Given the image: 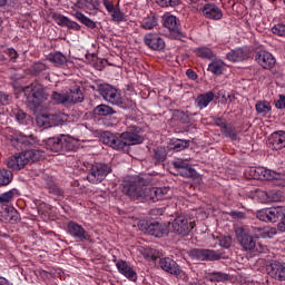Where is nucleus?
Instances as JSON below:
<instances>
[{
    "label": "nucleus",
    "instance_id": "obj_37",
    "mask_svg": "<svg viewBox=\"0 0 285 285\" xmlns=\"http://www.w3.org/2000/svg\"><path fill=\"white\" fill-rule=\"evenodd\" d=\"M12 181V171L8 169L0 170V186H8Z\"/></svg>",
    "mask_w": 285,
    "mask_h": 285
},
{
    "label": "nucleus",
    "instance_id": "obj_10",
    "mask_svg": "<svg viewBox=\"0 0 285 285\" xmlns=\"http://www.w3.org/2000/svg\"><path fill=\"white\" fill-rule=\"evenodd\" d=\"M97 91L102 96L105 101H108L114 106H121V104H124L121 92L108 83L97 85Z\"/></svg>",
    "mask_w": 285,
    "mask_h": 285
},
{
    "label": "nucleus",
    "instance_id": "obj_43",
    "mask_svg": "<svg viewBox=\"0 0 285 285\" xmlns=\"http://www.w3.org/2000/svg\"><path fill=\"white\" fill-rule=\"evenodd\" d=\"M216 239L222 248H230L233 246V237L230 236H217Z\"/></svg>",
    "mask_w": 285,
    "mask_h": 285
},
{
    "label": "nucleus",
    "instance_id": "obj_42",
    "mask_svg": "<svg viewBox=\"0 0 285 285\" xmlns=\"http://www.w3.org/2000/svg\"><path fill=\"white\" fill-rule=\"evenodd\" d=\"M52 19H53V21H56V23L58 26H61V28H66L70 18H68L61 13L55 12V13H52Z\"/></svg>",
    "mask_w": 285,
    "mask_h": 285
},
{
    "label": "nucleus",
    "instance_id": "obj_19",
    "mask_svg": "<svg viewBox=\"0 0 285 285\" xmlns=\"http://www.w3.org/2000/svg\"><path fill=\"white\" fill-rule=\"evenodd\" d=\"M256 61L264 70H272L275 67V57L268 51H258L256 53Z\"/></svg>",
    "mask_w": 285,
    "mask_h": 285
},
{
    "label": "nucleus",
    "instance_id": "obj_49",
    "mask_svg": "<svg viewBox=\"0 0 285 285\" xmlns=\"http://www.w3.org/2000/svg\"><path fill=\"white\" fill-rule=\"evenodd\" d=\"M12 115H14L17 121H19L20 124H23V119H26V117H28V114H26L21 109H13Z\"/></svg>",
    "mask_w": 285,
    "mask_h": 285
},
{
    "label": "nucleus",
    "instance_id": "obj_27",
    "mask_svg": "<svg viewBox=\"0 0 285 285\" xmlns=\"http://www.w3.org/2000/svg\"><path fill=\"white\" fill-rule=\"evenodd\" d=\"M220 132L222 135H224V137H227L232 141H237V139H239V137L237 136V129L233 124H227Z\"/></svg>",
    "mask_w": 285,
    "mask_h": 285
},
{
    "label": "nucleus",
    "instance_id": "obj_50",
    "mask_svg": "<svg viewBox=\"0 0 285 285\" xmlns=\"http://www.w3.org/2000/svg\"><path fill=\"white\" fill-rule=\"evenodd\" d=\"M173 166L176 170V173H179L180 170H184V168H188V165L187 163H184L183 160H176V161H173Z\"/></svg>",
    "mask_w": 285,
    "mask_h": 285
},
{
    "label": "nucleus",
    "instance_id": "obj_62",
    "mask_svg": "<svg viewBox=\"0 0 285 285\" xmlns=\"http://www.w3.org/2000/svg\"><path fill=\"white\" fill-rule=\"evenodd\" d=\"M230 215L234 219H244V213L243 212H232Z\"/></svg>",
    "mask_w": 285,
    "mask_h": 285
},
{
    "label": "nucleus",
    "instance_id": "obj_21",
    "mask_svg": "<svg viewBox=\"0 0 285 285\" xmlns=\"http://www.w3.org/2000/svg\"><path fill=\"white\" fill-rule=\"evenodd\" d=\"M144 41L150 50H164L166 42L157 33H148L145 36Z\"/></svg>",
    "mask_w": 285,
    "mask_h": 285
},
{
    "label": "nucleus",
    "instance_id": "obj_55",
    "mask_svg": "<svg viewBox=\"0 0 285 285\" xmlns=\"http://www.w3.org/2000/svg\"><path fill=\"white\" fill-rule=\"evenodd\" d=\"M104 6H105L106 10H108V12H109L110 14H111L112 11L117 8V7H115V4H114L111 1H109V0H105V1H104Z\"/></svg>",
    "mask_w": 285,
    "mask_h": 285
},
{
    "label": "nucleus",
    "instance_id": "obj_47",
    "mask_svg": "<svg viewBox=\"0 0 285 285\" xmlns=\"http://www.w3.org/2000/svg\"><path fill=\"white\" fill-rule=\"evenodd\" d=\"M273 35H277V37H285V24L278 23L272 28Z\"/></svg>",
    "mask_w": 285,
    "mask_h": 285
},
{
    "label": "nucleus",
    "instance_id": "obj_52",
    "mask_svg": "<svg viewBox=\"0 0 285 285\" xmlns=\"http://www.w3.org/2000/svg\"><path fill=\"white\" fill-rule=\"evenodd\" d=\"M114 21H121L124 19V16L121 14V11L116 7L115 10L110 13Z\"/></svg>",
    "mask_w": 285,
    "mask_h": 285
},
{
    "label": "nucleus",
    "instance_id": "obj_36",
    "mask_svg": "<svg viewBox=\"0 0 285 285\" xmlns=\"http://www.w3.org/2000/svg\"><path fill=\"white\" fill-rule=\"evenodd\" d=\"M46 70H48V67L43 62H36L31 67V75H35L36 77H39L41 75H46Z\"/></svg>",
    "mask_w": 285,
    "mask_h": 285
},
{
    "label": "nucleus",
    "instance_id": "obj_24",
    "mask_svg": "<svg viewBox=\"0 0 285 285\" xmlns=\"http://www.w3.org/2000/svg\"><path fill=\"white\" fill-rule=\"evenodd\" d=\"M116 266L119 273L125 275L127 279H130L131 282H137V273L135 272V269H132V267L129 266L128 263H126V261L118 262Z\"/></svg>",
    "mask_w": 285,
    "mask_h": 285
},
{
    "label": "nucleus",
    "instance_id": "obj_59",
    "mask_svg": "<svg viewBox=\"0 0 285 285\" xmlns=\"http://www.w3.org/2000/svg\"><path fill=\"white\" fill-rule=\"evenodd\" d=\"M8 57H10L11 61H14L19 55L17 53V50L14 49H8L7 50Z\"/></svg>",
    "mask_w": 285,
    "mask_h": 285
},
{
    "label": "nucleus",
    "instance_id": "obj_60",
    "mask_svg": "<svg viewBox=\"0 0 285 285\" xmlns=\"http://www.w3.org/2000/svg\"><path fill=\"white\" fill-rule=\"evenodd\" d=\"M186 75L188 79H191L193 81L197 79V72H195L193 69H187Z\"/></svg>",
    "mask_w": 285,
    "mask_h": 285
},
{
    "label": "nucleus",
    "instance_id": "obj_11",
    "mask_svg": "<svg viewBox=\"0 0 285 285\" xmlns=\"http://www.w3.org/2000/svg\"><path fill=\"white\" fill-rule=\"evenodd\" d=\"M235 237L236 242L242 246L243 250L250 252L255 250V246H257V242L255 237L250 235V232L244 227L235 228Z\"/></svg>",
    "mask_w": 285,
    "mask_h": 285
},
{
    "label": "nucleus",
    "instance_id": "obj_5",
    "mask_svg": "<svg viewBox=\"0 0 285 285\" xmlns=\"http://www.w3.org/2000/svg\"><path fill=\"white\" fill-rule=\"evenodd\" d=\"M22 92L27 97L29 108H40L45 101H48V94H46L42 85L31 83L22 88Z\"/></svg>",
    "mask_w": 285,
    "mask_h": 285
},
{
    "label": "nucleus",
    "instance_id": "obj_53",
    "mask_svg": "<svg viewBox=\"0 0 285 285\" xmlns=\"http://www.w3.org/2000/svg\"><path fill=\"white\" fill-rule=\"evenodd\" d=\"M178 119L183 122V124H188V121H190V117L188 116V114L184 112V111H178Z\"/></svg>",
    "mask_w": 285,
    "mask_h": 285
},
{
    "label": "nucleus",
    "instance_id": "obj_12",
    "mask_svg": "<svg viewBox=\"0 0 285 285\" xmlns=\"http://www.w3.org/2000/svg\"><path fill=\"white\" fill-rule=\"evenodd\" d=\"M139 228L145 235H151L153 237H166L168 235V227L166 224L159 222H146L139 224Z\"/></svg>",
    "mask_w": 285,
    "mask_h": 285
},
{
    "label": "nucleus",
    "instance_id": "obj_46",
    "mask_svg": "<svg viewBox=\"0 0 285 285\" xmlns=\"http://www.w3.org/2000/svg\"><path fill=\"white\" fill-rule=\"evenodd\" d=\"M51 99L56 101V104H68V96L61 95L59 92L53 91L51 95Z\"/></svg>",
    "mask_w": 285,
    "mask_h": 285
},
{
    "label": "nucleus",
    "instance_id": "obj_3",
    "mask_svg": "<svg viewBox=\"0 0 285 285\" xmlns=\"http://www.w3.org/2000/svg\"><path fill=\"white\" fill-rule=\"evenodd\" d=\"M43 157V151L39 149H30L24 150L19 154H16L8 158L7 166L11 170H21V168H26L27 164H35V161H39Z\"/></svg>",
    "mask_w": 285,
    "mask_h": 285
},
{
    "label": "nucleus",
    "instance_id": "obj_2",
    "mask_svg": "<svg viewBox=\"0 0 285 285\" xmlns=\"http://www.w3.org/2000/svg\"><path fill=\"white\" fill-rule=\"evenodd\" d=\"M100 141L106 146H110L114 150L130 153V146L144 144V137L138 131H125L119 136H115L110 131H105L100 135Z\"/></svg>",
    "mask_w": 285,
    "mask_h": 285
},
{
    "label": "nucleus",
    "instance_id": "obj_25",
    "mask_svg": "<svg viewBox=\"0 0 285 285\" xmlns=\"http://www.w3.org/2000/svg\"><path fill=\"white\" fill-rule=\"evenodd\" d=\"M83 99V92L78 86L71 88L67 94V104H81Z\"/></svg>",
    "mask_w": 285,
    "mask_h": 285
},
{
    "label": "nucleus",
    "instance_id": "obj_13",
    "mask_svg": "<svg viewBox=\"0 0 285 285\" xmlns=\"http://www.w3.org/2000/svg\"><path fill=\"white\" fill-rule=\"evenodd\" d=\"M39 128H52V126H63V116L60 114H42L36 117Z\"/></svg>",
    "mask_w": 285,
    "mask_h": 285
},
{
    "label": "nucleus",
    "instance_id": "obj_22",
    "mask_svg": "<svg viewBox=\"0 0 285 285\" xmlns=\"http://www.w3.org/2000/svg\"><path fill=\"white\" fill-rule=\"evenodd\" d=\"M269 148L272 150H282L285 148V131H275L268 138Z\"/></svg>",
    "mask_w": 285,
    "mask_h": 285
},
{
    "label": "nucleus",
    "instance_id": "obj_35",
    "mask_svg": "<svg viewBox=\"0 0 285 285\" xmlns=\"http://www.w3.org/2000/svg\"><path fill=\"white\" fill-rule=\"evenodd\" d=\"M17 144H20V146H32L36 140L35 137H32V135L26 136L23 134H20L17 138H16Z\"/></svg>",
    "mask_w": 285,
    "mask_h": 285
},
{
    "label": "nucleus",
    "instance_id": "obj_1",
    "mask_svg": "<svg viewBox=\"0 0 285 285\" xmlns=\"http://www.w3.org/2000/svg\"><path fill=\"white\" fill-rule=\"evenodd\" d=\"M122 193L136 202H159L168 194L166 187H148L144 184V179H138L126 185Z\"/></svg>",
    "mask_w": 285,
    "mask_h": 285
},
{
    "label": "nucleus",
    "instance_id": "obj_56",
    "mask_svg": "<svg viewBox=\"0 0 285 285\" xmlns=\"http://www.w3.org/2000/svg\"><path fill=\"white\" fill-rule=\"evenodd\" d=\"M215 124L220 128V131L224 130V128L228 125V122H226V120H224L223 118H217L215 120Z\"/></svg>",
    "mask_w": 285,
    "mask_h": 285
},
{
    "label": "nucleus",
    "instance_id": "obj_61",
    "mask_svg": "<svg viewBox=\"0 0 285 285\" xmlns=\"http://www.w3.org/2000/svg\"><path fill=\"white\" fill-rule=\"evenodd\" d=\"M86 6H88V0H77L75 3V7L80 9L86 8Z\"/></svg>",
    "mask_w": 285,
    "mask_h": 285
},
{
    "label": "nucleus",
    "instance_id": "obj_7",
    "mask_svg": "<svg viewBox=\"0 0 285 285\" xmlns=\"http://www.w3.org/2000/svg\"><path fill=\"white\" fill-rule=\"evenodd\" d=\"M110 173H112V168L108 164L96 163L91 165L87 174V181L90 184H101Z\"/></svg>",
    "mask_w": 285,
    "mask_h": 285
},
{
    "label": "nucleus",
    "instance_id": "obj_48",
    "mask_svg": "<svg viewBox=\"0 0 285 285\" xmlns=\"http://www.w3.org/2000/svg\"><path fill=\"white\" fill-rule=\"evenodd\" d=\"M12 197H14V191L12 190L0 195V204H10V202H12Z\"/></svg>",
    "mask_w": 285,
    "mask_h": 285
},
{
    "label": "nucleus",
    "instance_id": "obj_38",
    "mask_svg": "<svg viewBox=\"0 0 285 285\" xmlns=\"http://www.w3.org/2000/svg\"><path fill=\"white\" fill-rule=\"evenodd\" d=\"M177 175H180V177H187L189 179H197V171L190 166L180 169L177 171Z\"/></svg>",
    "mask_w": 285,
    "mask_h": 285
},
{
    "label": "nucleus",
    "instance_id": "obj_64",
    "mask_svg": "<svg viewBox=\"0 0 285 285\" xmlns=\"http://www.w3.org/2000/svg\"><path fill=\"white\" fill-rule=\"evenodd\" d=\"M218 97H223V99L226 100V91H223V90L218 91Z\"/></svg>",
    "mask_w": 285,
    "mask_h": 285
},
{
    "label": "nucleus",
    "instance_id": "obj_51",
    "mask_svg": "<svg viewBox=\"0 0 285 285\" xmlns=\"http://www.w3.org/2000/svg\"><path fill=\"white\" fill-rule=\"evenodd\" d=\"M65 28H68V30H75L76 32H79V30H81V26H79V23L70 19L67 21V24Z\"/></svg>",
    "mask_w": 285,
    "mask_h": 285
},
{
    "label": "nucleus",
    "instance_id": "obj_17",
    "mask_svg": "<svg viewBox=\"0 0 285 285\" xmlns=\"http://www.w3.org/2000/svg\"><path fill=\"white\" fill-rule=\"evenodd\" d=\"M67 230L71 237L78 239L79 242L90 240V234L83 229V227L75 222H69L67 225Z\"/></svg>",
    "mask_w": 285,
    "mask_h": 285
},
{
    "label": "nucleus",
    "instance_id": "obj_9",
    "mask_svg": "<svg viewBox=\"0 0 285 285\" xmlns=\"http://www.w3.org/2000/svg\"><path fill=\"white\" fill-rule=\"evenodd\" d=\"M173 233L179 237H188L190 230L195 228V223L190 222L185 215H178L171 222Z\"/></svg>",
    "mask_w": 285,
    "mask_h": 285
},
{
    "label": "nucleus",
    "instance_id": "obj_16",
    "mask_svg": "<svg viewBox=\"0 0 285 285\" xmlns=\"http://www.w3.org/2000/svg\"><path fill=\"white\" fill-rule=\"evenodd\" d=\"M266 273L269 275V277H273V279L285 282V266L277 261H272L266 265Z\"/></svg>",
    "mask_w": 285,
    "mask_h": 285
},
{
    "label": "nucleus",
    "instance_id": "obj_44",
    "mask_svg": "<svg viewBox=\"0 0 285 285\" xmlns=\"http://www.w3.org/2000/svg\"><path fill=\"white\" fill-rule=\"evenodd\" d=\"M188 146H190V140H177L174 142L173 150H175V153H179L181 150H186Z\"/></svg>",
    "mask_w": 285,
    "mask_h": 285
},
{
    "label": "nucleus",
    "instance_id": "obj_39",
    "mask_svg": "<svg viewBox=\"0 0 285 285\" xmlns=\"http://www.w3.org/2000/svg\"><path fill=\"white\" fill-rule=\"evenodd\" d=\"M166 157H168V154L166 153V148L157 147L155 149L154 160L156 164H160V161H164Z\"/></svg>",
    "mask_w": 285,
    "mask_h": 285
},
{
    "label": "nucleus",
    "instance_id": "obj_15",
    "mask_svg": "<svg viewBox=\"0 0 285 285\" xmlns=\"http://www.w3.org/2000/svg\"><path fill=\"white\" fill-rule=\"evenodd\" d=\"M20 220L21 216L14 207L8 205L0 206V222H3L4 224H18Z\"/></svg>",
    "mask_w": 285,
    "mask_h": 285
},
{
    "label": "nucleus",
    "instance_id": "obj_20",
    "mask_svg": "<svg viewBox=\"0 0 285 285\" xmlns=\"http://www.w3.org/2000/svg\"><path fill=\"white\" fill-rule=\"evenodd\" d=\"M200 12H203L204 17L206 19H214V21H219L224 17V13H222V9L217 7L215 3H206L200 9Z\"/></svg>",
    "mask_w": 285,
    "mask_h": 285
},
{
    "label": "nucleus",
    "instance_id": "obj_34",
    "mask_svg": "<svg viewBox=\"0 0 285 285\" xmlns=\"http://www.w3.org/2000/svg\"><path fill=\"white\" fill-rule=\"evenodd\" d=\"M49 61L55 63V66H63V63L68 61V58H66V56H63L61 52H56L49 55Z\"/></svg>",
    "mask_w": 285,
    "mask_h": 285
},
{
    "label": "nucleus",
    "instance_id": "obj_18",
    "mask_svg": "<svg viewBox=\"0 0 285 285\" xmlns=\"http://www.w3.org/2000/svg\"><path fill=\"white\" fill-rule=\"evenodd\" d=\"M164 26L165 28H168L174 39H178L179 41H183L184 37H186L181 31H179V23H177V17L175 16L167 17L164 21Z\"/></svg>",
    "mask_w": 285,
    "mask_h": 285
},
{
    "label": "nucleus",
    "instance_id": "obj_31",
    "mask_svg": "<svg viewBox=\"0 0 285 285\" xmlns=\"http://www.w3.org/2000/svg\"><path fill=\"white\" fill-rule=\"evenodd\" d=\"M255 108L256 112L263 117H266V115H268V112L272 110L271 102L266 100L257 101Z\"/></svg>",
    "mask_w": 285,
    "mask_h": 285
},
{
    "label": "nucleus",
    "instance_id": "obj_32",
    "mask_svg": "<svg viewBox=\"0 0 285 285\" xmlns=\"http://www.w3.org/2000/svg\"><path fill=\"white\" fill-rule=\"evenodd\" d=\"M248 56L242 49L232 50L227 53V59L229 61H244Z\"/></svg>",
    "mask_w": 285,
    "mask_h": 285
},
{
    "label": "nucleus",
    "instance_id": "obj_4",
    "mask_svg": "<svg viewBox=\"0 0 285 285\" xmlns=\"http://www.w3.org/2000/svg\"><path fill=\"white\" fill-rule=\"evenodd\" d=\"M77 140L70 136L60 135L46 140V148L50 153H70L75 150Z\"/></svg>",
    "mask_w": 285,
    "mask_h": 285
},
{
    "label": "nucleus",
    "instance_id": "obj_8",
    "mask_svg": "<svg viewBox=\"0 0 285 285\" xmlns=\"http://www.w3.org/2000/svg\"><path fill=\"white\" fill-rule=\"evenodd\" d=\"M250 173H254V179H266L268 181H275V186H281L285 188V175L273 171L271 169H265L262 167L250 169Z\"/></svg>",
    "mask_w": 285,
    "mask_h": 285
},
{
    "label": "nucleus",
    "instance_id": "obj_57",
    "mask_svg": "<svg viewBox=\"0 0 285 285\" xmlns=\"http://www.w3.org/2000/svg\"><path fill=\"white\" fill-rule=\"evenodd\" d=\"M10 101V96L3 92H0V105L6 106Z\"/></svg>",
    "mask_w": 285,
    "mask_h": 285
},
{
    "label": "nucleus",
    "instance_id": "obj_26",
    "mask_svg": "<svg viewBox=\"0 0 285 285\" xmlns=\"http://www.w3.org/2000/svg\"><path fill=\"white\" fill-rule=\"evenodd\" d=\"M213 99H215V92L208 91L207 94L199 95L196 98L195 104L200 110H204Z\"/></svg>",
    "mask_w": 285,
    "mask_h": 285
},
{
    "label": "nucleus",
    "instance_id": "obj_28",
    "mask_svg": "<svg viewBox=\"0 0 285 285\" xmlns=\"http://www.w3.org/2000/svg\"><path fill=\"white\" fill-rule=\"evenodd\" d=\"M95 117H108V115H115L112 107L108 105H99L94 109Z\"/></svg>",
    "mask_w": 285,
    "mask_h": 285
},
{
    "label": "nucleus",
    "instance_id": "obj_33",
    "mask_svg": "<svg viewBox=\"0 0 285 285\" xmlns=\"http://www.w3.org/2000/svg\"><path fill=\"white\" fill-rule=\"evenodd\" d=\"M208 71L213 72V75H222V72H224V61L214 60L212 63H209Z\"/></svg>",
    "mask_w": 285,
    "mask_h": 285
},
{
    "label": "nucleus",
    "instance_id": "obj_29",
    "mask_svg": "<svg viewBox=\"0 0 285 285\" xmlns=\"http://www.w3.org/2000/svg\"><path fill=\"white\" fill-rule=\"evenodd\" d=\"M73 16L80 21V23H82L87 28H90L91 30H95V28H97V23L90 18L86 17V14H83L82 12L76 11Z\"/></svg>",
    "mask_w": 285,
    "mask_h": 285
},
{
    "label": "nucleus",
    "instance_id": "obj_30",
    "mask_svg": "<svg viewBox=\"0 0 285 285\" xmlns=\"http://www.w3.org/2000/svg\"><path fill=\"white\" fill-rule=\"evenodd\" d=\"M196 57H200V59H215V52L208 47H200L195 50Z\"/></svg>",
    "mask_w": 285,
    "mask_h": 285
},
{
    "label": "nucleus",
    "instance_id": "obj_14",
    "mask_svg": "<svg viewBox=\"0 0 285 285\" xmlns=\"http://www.w3.org/2000/svg\"><path fill=\"white\" fill-rule=\"evenodd\" d=\"M190 256L199 262H217L222 259V254L215 249L194 248L190 250Z\"/></svg>",
    "mask_w": 285,
    "mask_h": 285
},
{
    "label": "nucleus",
    "instance_id": "obj_6",
    "mask_svg": "<svg viewBox=\"0 0 285 285\" xmlns=\"http://www.w3.org/2000/svg\"><path fill=\"white\" fill-rule=\"evenodd\" d=\"M257 219L261 222H272L275 224L276 222H281L277 225V228L281 233H285V209L284 207H272L261 209L256 213Z\"/></svg>",
    "mask_w": 285,
    "mask_h": 285
},
{
    "label": "nucleus",
    "instance_id": "obj_58",
    "mask_svg": "<svg viewBox=\"0 0 285 285\" xmlns=\"http://www.w3.org/2000/svg\"><path fill=\"white\" fill-rule=\"evenodd\" d=\"M276 108L282 109L285 108V96L281 95L279 99L276 101Z\"/></svg>",
    "mask_w": 285,
    "mask_h": 285
},
{
    "label": "nucleus",
    "instance_id": "obj_40",
    "mask_svg": "<svg viewBox=\"0 0 285 285\" xmlns=\"http://www.w3.org/2000/svg\"><path fill=\"white\" fill-rule=\"evenodd\" d=\"M155 26H157V17H155V16L147 17L141 22V27L145 30H153V28H155Z\"/></svg>",
    "mask_w": 285,
    "mask_h": 285
},
{
    "label": "nucleus",
    "instance_id": "obj_63",
    "mask_svg": "<svg viewBox=\"0 0 285 285\" xmlns=\"http://www.w3.org/2000/svg\"><path fill=\"white\" fill-rule=\"evenodd\" d=\"M166 213V208H155L153 209V215H164Z\"/></svg>",
    "mask_w": 285,
    "mask_h": 285
},
{
    "label": "nucleus",
    "instance_id": "obj_54",
    "mask_svg": "<svg viewBox=\"0 0 285 285\" xmlns=\"http://www.w3.org/2000/svg\"><path fill=\"white\" fill-rule=\"evenodd\" d=\"M255 230H257V233H261L259 235L262 237H271V232L266 227H263V228L262 227H257V228H255Z\"/></svg>",
    "mask_w": 285,
    "mask_h": 285
},
{
    "label": "nucleus",
    "instance_id": "obj_45",
    "mask_svg": "<svg viewBox=\"0 0 285 285\" xmlns=\"http://www.w3.org/2000/svg\"><path fill=\"white\" fill-rule=\"evenodd\" d=\"M156 3L160 8H175V6H179V0H156Z\"/></svg>",
    "mask_w": 285,
    "mask_h": 285
},
{
    "label": "nucleus",
    "instance_id": "obj_41",
    "mask_svg": "<svg viewBox=\"0 0 285 285\" xmlns=\"http://www.w3.org/2000/svg\"><path fill=\"white\" fill-rule=\"evenodd\" d=\"M209 282H228V274L214 272L209 274Z\"/></svg>",
    "mask_w": 285,
    "mask_h": 285
},
{
    "label": "nucleus",
    "instance_id": "obj_23",
    "mask_svg": "<svg viewBox=\"0 0 285 285\" xmlns=\"http://www.w3.org/2000/svg\"><path fill=\"white\" fill-rule=\"evenodd\" d=\"M160 268L166 271V273H170V275H179L181 269H179V265L177 262L173 261L171 258H161L159 262Z\"/></svg>",
    "mask_w": 285,
    "mask_h": 285
}]
</instances>
